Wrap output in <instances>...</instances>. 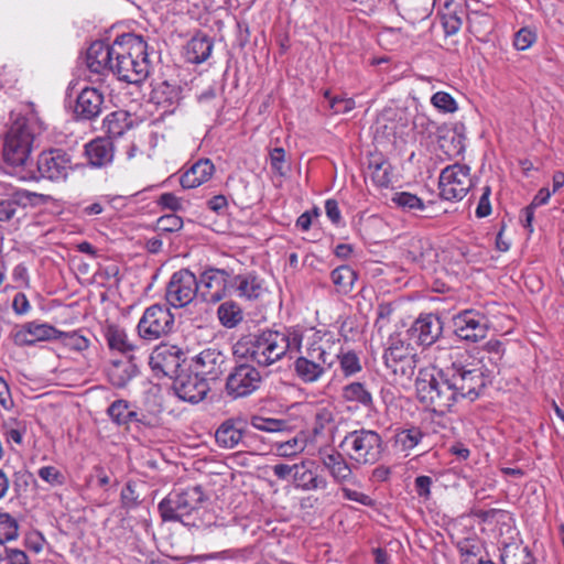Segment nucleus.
<instances>
[{
	"label": "nucleus",
	"instance_id": "nucleus-56",
	"mask_svg": "<svg viewBox=\"0 0 564 564\" xmlns=\"http://www.w3.org/2000/svg\"><path fill=\"white\" fill-rule=\"evenodd\" d=\"M536 41V33L530 28L520 29L513 40V45L519 51H525Z\"/></svg>",
	"mask_w": 564,
	"mask_h": 564
},
{
	"label": "nucleus",
	"instance_id": "nucleus-28",
	"mask_svg": "<svg viewBox=\"0 0 564 564\" xmlns=\"http://www.w3.org/2000/svg\"><path fill=\"white\" fill-rule=\"evenodd\" d=\"M139 375V368L132 355L126 360H112L107 368V378L111 386L123 389Z\"/></svg>",
	"mask_w": 564,
	"mask_h": 564
},
{
	"label": "nucleus",
	"instance_id": "nucleus-36",
	"mask_svg": "<svg viewBox=\"0 0 564 564\" xmlns=\"http://www.w3.org/2000/svg\"><path fill=\"white\" fill-rule=\"evenodd\" d=\"M213 40L204 34L191 39L186 45V58L189 63L200 64L208 59L213 52Z\"/></svg>",
	"mask_w": 564,
	"mask_h": 564
},
{
	"label": "nucleus",
	"instance_id": "nucleus-4",
	"mask_svg": "<svg viewBox=\"0 0 564 564\" xmlns=\"http://www.w3.org/2000/svg\"><path fill=\"white\" fill-rule=\"evenodd\" d=\"M205 495L200 486L171 491L158 506L165 522H181L186 527H200Z\"/></svg>",
	"mask_w": 564,
	"mask_h": 564
},
{
	"label": "nucleus",
	"instance_id": "nucleus-32",
	"mask_svg": "<svg viewBox=\"0 0 564 564\" xmlns=\"http://www.w3.org/2000/svg\"><path fill=\"white\" fill-rule=\"evenodd\" d=\"M104 337L110 350H117L130 356L138 347L130 340L124 328L116 324H107L104 327Z\"/></svg>",
	"mask_w": 564,
	"mask_h": 564
},
{
	"label": "nucleus",
	"instance_id": "nucleus-20",
	"mask_svg": "<svg viewBox=\"0 0 564 564\" xmlns=\"http://www.w3.org/2000/svg\"><path fill=\"white\" fill-rule=\"evenodd\" d=\"M118 47V37L112 44L102 41L94 42L86 53V65L91 74L105 76L112 73L115 64V50Z\"/></svg>",
	"mask_w": 564,
	"mask_h": 564
},
{
	"label": "nucleus",
	"instance_id": "nucleus-40",
	"mask_svg": "<svg viewBox=\"0 0 564 564\" xmlns=\"http://www.w3.org/2000/svg\"><path fill=\"white\" fill-rule=\"evenodd\" d=\"M424 436L425 433H423L421 427L411 425L409 427L398 430L394 436V445L399 451L405 453V456H408L412 449L421 444Z\"/></svg>",
	"mask_w": 564,
	"mask_h": 564
},
{
	"label": "nucleus",
	"instance_id": "nucleus-57",
	"mask_svg": "<svg viewBox=\"0 0 564 564\" xmlns=\"http://www.w3.org/2000/svg\"><path fill=\"white\" fill-rule=\"evenodd\" d=\"M12 340L17 346H33L37 341L33 336V333L28 327L26 323L17 327L11 334Z\"/></svg>",
	"mask_w": 564,
	"mask_h": 564
},
{
	"label": "nucleus",
	"instance_id": "nucleus-59",
	"mask_svg": "<svg viewBox=\"0 0 564 564\" xmlns=\"http://www.w3.org/2000/svg\"><path fill=\"white\" fill-rule=\"evenodd\" d=\"M343 497L347 500L358 502L362 506L372 507L375 505L373 499L360 491L352 490L348 487H341Z\"/></svg>",
	"mask_w": 564,
	"mask_h": 564
},
{
	"label": "nucleus",
	"instance_id": "nucleus-1",
	"mask_svg": "<svg viewBox=\"0 0 564 564\" xmlns=\"http://www.w3.org/2000/svg\"><path fill=\"white\" fill-rule=\"evenodd\" d=\"M304 335L300 327L263 329L240 338L234 352L250 358L259 366L268 367L284 358L289 352H300Z\"/></svg>",
	"mask_w": 564,
	"mask_h": 564
},
{
	"label": "nucleus",
	"instance_id": "nucleus-63",
	"mask_svg": "<svg viewBox=\"0 0 564 564\" xmlns=\"http://www.w3.org/2000/svg\"><path fill=\"white\" fill-rule=\"evenodd\" d=\"M12 308L18 315H24L31 310L30 302L24 293H17L12 301Z\"/></svg>",
	"mask_w": 564,
	"mask_h": 564
},
{
	"label": "nucleus",
	"instance_id": "nucleus-27",
	"mask_svg": "<svg viewBox=\"0 0 564 564\" xmlns=\"http://www.w3.org/2000/svg\"><path fill=\"white\" fill-rule=\"evenodd\" d=\"M182 99V88L177 84L162 80L155 83L150 94V100L164 113H173Z\"/></svg>",
	"mask_w": 564,
	"mask_h": 564
},
{
	"label": "nucleus",
	"instance_id": "nucleus-53",
	"mask_svg": "<svg viewBox=\"0 0 564 564\" xmlns=\"http://www.w3.org/2000/svg\"><path fill=\"white\" fill-rule=\"evenodd\" d=\"M431 104L440 111L445 113L455 112L458 107L453 96L445 91H437L431 97Z\"/></svg>",
	"mask_w": 564,
	"mask_h": 564
},
{
	"label": "nucleus",
	"instance_id": "nucleus-23",
	"mask_svg": "<svg viewBox=\"0 0 564 564\" xmlns=\"http://www.w3.org/2000/svg\"><path fill=\"white\" fill-rule=\"evenodd\" d=\"M409 332L419 345L429 347L441 337L443 322L434 314L421 315Z\"/></svg>",
	"mask_w": 564,
	"mask_h": 564
},
{
	"label": "nucleus",
	"instance_id": "nucleus-41",
	"mask_svg": "<svg viewBox=\"0 0 564 564\" xmlns=\"http://www.w3.org/2000/svg\"><path fill=\"white\" fill-rule=\"evenodd\" d=\"M217 318L221 326L231 329L243 321L241 306L232 300L220 303L217 308Z\"/></svg>",
	"mask_w": 564,
	"mask_h": 564
},
{
	"label": "nucleus",
	"instance_id": "nucleus-26",
	"mask_svg": "<svg viewBox=\"0 0 564 564\" xmlns=\"http://www.w3.org/2000/svg\"><path fill=\"white\" fill-rule=\"evenodd\" d=\"M247 423L241 419L225 420L215 432V440L219 447L231 449L240 444L246 445L248 435Z\"/></svg>",
	"mask_w": 564,
	"mask_h": 564
},
{
	"label": "nucleus",
	"instance_id": "nucleus-43",
	"mask_svg": "<svg viewBox=\"0 0 564 564\" xmlns=\"http://www.w3.org/2000/svg\"><path fill=\"white\" fill-rule=\"evenodd\" d=\"M59 340L65 347L69 348L70 350L82 352L84 350H87L90 346V340L86 335L83 334V330H74L64 333L58 330L57 339Z\"/></svg>",
	"mask_w": 564,
	"mask_h": 564
},
{
	"label": "nucleus",
	"instance_id": "nucleus-13",
	"mask_svg": "<svg viewBox=\"0 0 564 564\" xmlns=\"http://www.w3.org/2000/svg\"><path fill=\"white\" fill-rule=\"evenodd\" d=\"M335 346L336 339L333 333L314 330L307 340L305 352L302 357L318 364L324 370L329 371L335 366L338 357Z\"/></svg>",
	"mask_w": 564,
	"mask_h": 564
},
{
	"label": "nucleus",
	"instance_id": "nucleus-25",
	"mask_svg": "<svg viewBox=\"0 0 564 564\" xmlns=\"http://www.w3.org/2000/svg\"><path fill=\"white\" fill-rule=\"evenodd\" d=\"M84 156L88 166L106 167L112 163L115 158L113 143L108 138L97 137L84 145Z\"/></svg>",
	"mask_w": 564,
	"mask_h": 564
},
{
	"label": "nucleus",
	"instance_id": "nucleus-14",
	"mask_svg": "<svg viewBox=\"0 0 564 564\" xmlns=\"http://www.w3.org/2000/svg\"><path fill=\"white\" fill-rule=\"evenodd\" d=\"M230 272L225 269L208 268L197 278L198 295L206 303L224 300L230 288Z\"/></svg>",
	"mask_w": 564,
	"mask_h": 564
},
{
	"label": "nucleus",
	"instance_id": "nucleus-37",
	"mask_svg": "<svg viewBox=\"0 0 564 564\" xmlns=\"http://www.w3.org/2000/svg\"><path fill=\"white\" fill-rule=\"evenodd\" d=\"M107 414L118 426H128L132 422L141 423L142 419L138 412L131 409L127 400L119 399L113 401L107 409Z\"/></svg>",
	"mask_w": 564,
	"mask_h": 564
},
{
	"label": "nucleus",
	"instance_id": "nucleus-51",
	"mask_svg": "<svg viewBox=\"0 0 564 564\" xmlns=\"http://www.w3.org/2000/svg\"><path fill=\"white\" fill-rule=\"evenodd\" d=\"M18 523L9 513H0V544L18 538Z\"/></svg>",
	"mask_w": 564,
	"mask_h": 564
},
{
	"label": "nucleus",
	"instance_id": "nucleus-42",
	"mask_svg": "<svg viewBox=\"0 0 564 564\" xmlns=\"http://www.w3.org/2000/svg\"><path fill=\"white\" fill-rule=\"evenodd\" d=\"M330 279L339 292L348 293L357 280V273L349 265H339L330 273Z\"/></svg>",
	"mask_w": 564,
	"mask_h": 564
},
{
	"label": "nucleus",
	"instance_id": "nucleus-6",
	"mask_svg": "<svg viewBox=\"0 0 564 564\" xmlns=\"http://www.w3.org/2000/svg\"><path fill=\"white\" fill-rule=\"evenodd\" d=\"M34 140L33 128L26 118H18L7 132L3 144V159L12 166L26 164Z\"/></svg>",
	"mask_w": 564,
	"mask_h": 564
},
{
	"label": "nucleus",
	"instance_id": "nucleus-29",
	"mask_svg": "<svg viewBox=\"0 0 564 564\" xmlns=\"http://www.w3.org/2000/svg\"><path fill=\"white\" fill-rule=\"evenodd\" d=\"M39 197H43V195L26 189H19L10 197L0 199V221H10L20 208L26 207Z\"/></svg>",
	"mask_w": 564,
	"mask_h": 564
},
{
	"label": "nucleus",
	"instance_id": "nucleus-11",
	"mask_svg": "<svg viewBox=\"0 0 564 564\" xmlns=\"http://www.w3.org/2000/svg\"><path fill=\"white\" fill-rule=\"evenodd\" d=\"M174 325V315L165 305L149 306L140 318L137 329L142 339L155 340L167 335Z\"/></svg>",
	"mask_w": 564,
	"mask_h": 564
},
{
	"label": "nucleus",
	"instance_id": "nucleus-52",
	"mask_svg": "<svg viewBox=\"0 0 564 564\" xmlns=\"http://www.w3.org/2000/svg\"><path fill=\"white\" fill-rule=\"evenodd\" d=\"M250 424L253 429L258 431L263 432H280L283 431L285 427V422L282 420L271 419V417H263L259 415H254L250 420Z\"/></svg>",
	"mask_w": 564,
	"mask_h": 564
},
{
	"label": "nucleus",
	"instance_id": "nucleus-45",
	"mask_svg": "<svg viewBox=\"0 0 564 564\" xmlns=\"http://www.w3.org/2000/svg\"><path fill=\"white\" fill-rule=\"evenodd\" d=\"M391 202L403 212H422L425 209L424 202L416 195L409 192H397Z\"/></svg>",
	"mask_w": 564,
	"mask_h": 564
},
{
	"label": "nucleus",
	"instance_id": "nucleus-54",
	"mask_svg": "<svg viewBox=\"0 0 564 564\" xmlns=\"http://www.w3.org/2000/svg\"><path fill=\"white\" fill-rule=\"evenodd\" d=\"M39 477L52 487L63 486L66 482L65 475L54 466H43L37 471Z\"/></svg>",
	"mask_w": 564,
	"mask_h": 564
},
{
	"label": "nucleus",
	"instance_id": "nucleus-64",
	"mask_svg": "<svg viewBox=\"0 0 564 564\" xmlns=\"http://www.w3.org/2000/svg\"><path fill=\"white\" fill-rule=\"evenodd\" d=\"M432 478L430 476H419L414 480L415 491L420 497L427 498L431 494Z\"/></svg>",
	"mask_w": 564,
	"mask_h": 564
},
{
	"label": "nucleus",
	"instance_id": "nucleus-39",
	"mask_svg": "<svg viewBox=\"0 0 564 564\" xmlns=\"http://www.w3.org/2000/svg\"><path fill=\"white\" fill-rule=\"evenodd\" d=\"M294 372L303 383L311 384L323 379L328 371L318 364L300 356L294 361Z\"/></svg>",
	"mask_w": 564,
	"mask_h": 564
},
{
	"label": "nucleus",
	"instance_id": "nucleus-62",
	"mask_svg": "<svg viewBox=\"0 0 564 564\" xmlns=\"http://www.w3.org/2000/svg\"><path fill=\"white\" fill-rule=\"evenodd\" d=\"M285 162V150L283 148H274L270 151V164L272 170L279 174H283V166Z\"/></svg>",
	"mask_w": 564,
	"mask_h": 564
},
{
	"label": "nucleus",
	"instance_id": "nucleus-8",
	"mask_svg": "<svg viewBox=\"0 0 564 564\" xmlns=\"http://www.w3.org/2000/svg\"><path fill=\"white\" fill-rule=\"evenodd\" d=\"M471 187L470 167L455 163L444 167L440 174V195L446 200L463 199Z\"/></svg>",
	"mask_w": 564,
	"mask_h": 564
},
{
	"label": "nucleus",
	"instance_id": "nucleus-47",
	"mask_svg": "<svg viewBox=\"0 0 564 564\" xmlns=\"http://www.w3.org/2000/svg\"><path fill=\"white\" fill-rule=\"evenodd\" d=\"M340 370L345 377H351L362 369L359 357L354 351L338 352Z\"/></svg>",
	"mask_w": 564,
	"mask_h": 564
},
{
	"label": "nucleus",
	"instance_id": "nucleus-61",
	"mask_svg": "<svg viewBox=\"0 0 564 564\" xmlns=\"http://www.w3.org/2000/svg\"><path fill=\"white\" fill-rule=\"evenodd\" d=\"M4 558L8 560L9 564H30L25 552L18 549L7 547L6 545L3 549V560Z\"/></svg>",
	"mask_w": 564,
	"mask_h": 564
},
{
	"label": "nucleus",
	"instance_id": "nucleus-35",
	"mask_svg": "<svg viewBox=\"0 0 564 564\" xmlns=\"http://www.w3.org/2000/svg\"><path fill=\"white\" fill-rule=\"evenodd\" d=\"M131 127L132 120L129 112L121 109L110 112L102 121V129L109 140L123 135Z\"/></svg>",
	"mask_w": 564,
	"mask_h": 564
},
{
	"label": "nucleus",
	"instance_id": "nucleus-46",
	"mask_svg": "<svg viewBox=\"0 0 564 564\" xmlns=\"http://www.w3.org/2000/svg\"><path fill=\"white\" fill-rule=\"evenodd\" d=\"M257 557L256 545H247L243 547L228 549L219 553V558L230 560L237 564H247Z\"/></svg>",
	"mask_w": 564,
	"mask_h": 564
},
{
	"label": "nucleus",
	"instance_id": "nucleus-12",
	"mask_svg": "<svg viewBox=\"0 0 564 564\" xmlns=\"http://www.w3.org/2000/svg\"><path fill=\"white\" fill-rule=\"evenodd\" d=\"M198 295L197 278L188 269H181L172 274L165 288L169 305L182 308Z\"/></svg>",
	"mask_w": 564,
	"mask_h": 564
},
{
	"label": "nucleus",
	"instance_id": "nucleus-7",
	"mask_svg": "<svg viewBox=\"0 0 564 564\" xmlns=\"http://www.w3.org/2000/svg\"><path fill=\"white\" fill-rule=\"evenodd\" d=\"M459 399L475 400L486 387L485 368L480 362L457 364L446 368Z\"/></svg>",
	"mask_w": 564,
	"mask_h": 564
},
{
	"label": "nucleus",
	"instance_id": "nucleus-15",
	"mask_svg": "<svg viewBox=\"0 0 564 564\" xmlns=\"http://www.w3.org/2000/svg\"><path fill=\"white\" fill-rule=\"evenodd\" d=\"M261 383L260 372L249 364L234 368L226 381L227 394L237 399L251 394Z\"/></svg>",
	"mask_w": 564,
	"mask_h": 564
},
{
	"label": "nucleus",
	"instance_id": "nucleus-22",
	"mask_svg": "<svg viewBox=\"0 0 564 564\" xmlns=\"http://www.w3.org/2000/svg\"><path fill=\"white\" fill-rule=\"evenodd\" d=\"M345 453L332 451L322 455V464L329 473L333 480L338 485L357 484L356 476L352 471V462L347 460Z\"/></svg>",
	"mask_w": 564,
	"mask_h": 564
},
{
	"label": "nucleus",
	"instance_id": "nucleus-19",
	"mask_svg": "<svg viewBox=\"0 0 564 564\" xmlns=\"http://www.w3.org/2000/svg\"><path fill=\"white\" fill-rule=\"evenodd\" d=\"M173 388L176 395L183 401L198 403L210 390L209 382L196 371L184 372L183 370L174 377Z\"/></svg>",
	"mask_w": 564,
	"mask_h": 564
},
{
	"label": "nucleus",
	"instance_id": "nucleus-17",
	"mask_svg": "<svg viewBox=\"0 0 564 564\" xmlns=\"http://www.w3.org/2000/svg\"><path fill=\"white\" fill-rule=\"evenodd\" d=\"M455 334L468 341H478L486 337L488 318L476 310H465L453 318Z\"/></svg>",
	"mask_w": 564,
	"mask_h": 564
},
{
	"label": "nucleus",
	"instance_id": "nucleus-38",
	"mask_svg": "<svg viewBox=\"0 0 564 564\" xmlns=\"http://www.w3.org/2000/svg\"><path fill=\"white\" fill-rule=\"evenodd\" d=\"M367 175L376 186L388 187L392 181L391 164L381 155H372Z\"/></svg>",
	"mask_w": 564,
	"mask_h": 564
},
{
	"label": "nucleus",
	"instance_id": "nucleus-48",
	"mask_svg": "<svg viewBox=\"0 0 564 564\" xmlns=\"http://www.w3.org/2000/svg\"><path fill=\"white\" fill-rule=\"evenodd\" d=\"M441 148L448 154V155H458L460 154L464 149V138L462 134L454 131H447L446 134L441 137Z\"/></svg>",
	"mask_w": 564,
	"mask_h": 564
},
{
	"label": "nucleus",
	"instance_id": "nucleus-33",
	"mask_svg": "<svg viewBox=\"0 0 564 564\" xmlns=\"http://www.w3.org/2000/svg\"><path fill=\"white\" fill-rule=\"evenodd\" d=\"M341 398L344 401L366 410H371L375 406L372 393L364 382L354 381L344 386Z\"/></svg>",
	"mask_w": 564,
	"mask_h": 564
},
{
	"label": "nucleus",
	"instance_id": "nucleus-60",
	"mask_svg": "<svg viewBox=\"0 0 564 564\" xmlns=\"http://www.w3.org/2000/svg\"><path fill=\"white\" fill-rule=\"evenodd\" d=\"M490 194H491L490 186H485L482 188V194L479 198V202H478V205H477V208L475 212V214L478 218H484L491 214V204H490V199H489Z\"/></svg>",
	"mask_w": 564,
	"mask_h": 564
},
{
	"label": "nucleus",
	"instance_id": "nucleus-31",
	"mask_svg": "<svg viewBox=\"0 0 564 564\" xmlns=\"http://www.w3.org/2000/svg\"><path fill=\"white\" fill-rule=\"evenodd\" d=\"M310 465H312V463L306 460L295 464L292 478L295 486L304 491L326 489L328 485L326 478L315 474L310 468Z\"/></svg>",
	"mask_w": 564,
	"mask_h": 564
},
{
	"label": "nucleus",
	"instance_id": "nucleus-49",
	"mask_svg": "<svg viewBox=\"0 0 564 564\" xmlns=\"http://www.w3.org/2000/svg\"><path fill=\"white\" fill-rule=\"evenodd\" d=\"M502 564H534V558L527 546L514 547L513 552L506 550L501 554Z\"/></svg>",
	"mask_w": 564,
	"mask_h": 564
},
{
	"label": "nucleus",
	"instance_id": "nucleus-2",
	"mask_svg": "<svg viewBox=\"0 0 564 564\" xmlns=\"http://www.w3.org/2000/svg\"><path fill=\"white\" fill-rule=\"evenodd\" d=\"M148 44L142 36L127 33L118 36L112 74L121 82L140 84L150 74Z\"/></svg>",
	"mask_w": 564,
	"mask_h": 564
},
{
	"label": "nucleus",
	"instance_id": "nucleus-10",
	"mask_svg": "<svg viewBox=\"0 0 564 564\" xmlns=\"http://www.w3.org/2000/svg\"><path fill=\"white\" fill-rule=\"evenodd\" d=\"M414 357L413 348L401 338L400 334H393L389 337L383 359L387 368L394 375L411 378L415 369Z\"/></svg>",
	"mask_w": 564,
	"mask_h": 564
},
{
	"label": "nucleus",
	"instance_id": "nucleus-16",
	"mask_svg": "<svg viewBox=\"0 0 564 564\" xmlns=\"http://www.w3.org/2000/svg\"><path fill=\"white\" fill-rule=\"evenodd\" d=\"M184 361V352L175 345L160 344L156 346L149 357V365L156 373L174 378L182 370L181 366Z\"/></svg>",
	"mask_w": 564,
	"mask_h": 564
},
{
	"label": "nucleus",
	"instance_id": "nucleus-55",
	"mask_svg": "<svg viewBox=\"0 0 564 564\" xmlns=\"http://www.w3.org/2000/svg\"><path fill=\"white\" fill-rule=\"evenodd\" d=\"M325 98L328 99L329 108L333 110L334 113H347L356 107L355 100L349 97H332L329 91H326Z\"/></svg>",
	"mask_w": 564,
	"mask_h": 564
},
{
	"label": "nucleus",
	"instance_id": "nucleus-58",
	"mask_svg": "<svg viewBox=\"0 0 564 564\" xmlns=\"http://www.w3.org/2000/svg\"><path fill=\"white\" fill-rule=\"evenodd\" d=\"M183 227V219L175 214L161 216L156 221V228L164 232H174Z\"/></svg>",
	"mask_w": 564,
	"mask_h": 564
},
{
	"label": "nucleus",
	"instance_id": "nucleus-9",
	"mask_svg": "<svg viewBox=\"0 0 564 564\" xmlns=\"http://www.w3.org/2000/svg\"><path fill=\"white\" fill-rule=\"evenodd\" d=\"M36 166L42 178L56 183L66 182L75 169L72 155L59 148L43 151L37 156Z\"/></svg>",
	"mask_w": 564,
	"mask_h": 564
},
{
	"label": "nucleus",
	"instance_id": "nucleus-24",
	"mask_svg": "<svg viewBox=\"0 0 564 564\" xmlns=\"http://www.w3.org/2000/svg\"><path fill=\"white\" fill-rule=\"evenodd\" d=\"M105 104L104 94L97 88L86 87L76 98L74 113L78 120H94L102 111Z\"/></svg>",
	"mask_w": 564,
	"mask_h": 564
},
{
	"label": "nucleus",
	"instance_id": "nucleus-18",
	"mask_svg": "<svg viewBox=\"0 0 564 564\" xmlns=\"http://www.w3.org/2000/svg\"><path fill=\"white\" fill-rule=\"evenodd\" d=\"M228 367L227 357L217 348H206L193 357L192 368L208 382L219 379Z\"/></svg>",
	"mask_w": 564,
	"mask_h": 564
},
{
	"label": "nucleus",
	"instance_id": "nucleus-44",
	"mask_svg": "<svg viewBox=\"0 0 564 564\" xmlns=\"http://www.w3.org/2000/svg\"><path fill=\"white\" fill-rule=\"evenodd\" d=\"M275 455L283 458H291L302 453L306 447V441L303 436H294L284 442L274 444Z\"/></svg>",
	"mask_w": 564,
	"mask_h": 564
},
{
	"label": "nucleus",
	"instance_id": "nucleus-3",
	"mask_svg": "<svg viewBox=\"0 0 564 564\" xmlns=\"http://www.w3.org/2000/svg\"><path fill=\"white\" fill-rule=\"evenodd\" d=\"M415 390L420 403L440 415L451 412L460 400L446 369L421 370Z\"/></svg>",
	"mask_w": 564,
	"mask_h": 564
},
{
	"label": "nucleus",
	"instance_id": "nucleus-5",
	"mask_svg": "<svg viewBox=\"0 0 564 564\" xmlns=\"http://www.w3.org/2000/svg\"><path fill=\"white\" fill-rule=\"evenodd\" d=\"M339 448L356 465H373L381 459L386 444L377 431L360 429L349 432Z\"/></svg>",
	"mask_w": 564,
	"mask_h": 564
},
{
	"label": "nucleus",
	"instance_id": "nucleus-30",
	"mask_svg": "<svg viewBox=\"0 0 564 564\" xmlns=\"http://www.w3.org/2000/svg\"><path fill=\"white\" fill-rule=\"evenodd\" d=\"M214 172L215 166L209 159H199L182 174L180 183L183 188H195L207 182Z\"/></svg>",
	"mask_w": 564,
	"mask_h": 564
},
{
	"label": "nucleus",
	"instance_id": "nucleus-50",
	"mask_svg": "<svg viewBox=\"0 0 564 564\" xmlns=\"http://www.w3.org/2000/svg\"><path fill=\"white\" fill-rule=\"evenodd\" d=\"M28 327L33 333L36 341L56 340L58 329L47 323L28 322Z\"/></svg>",
	"mask_w": 564,
	"mask_h": 564
},
{
	"label": "nucleus",
	"instance_id": "nucleus-34",
	"mask_svg": "<svg viewBox=\"0 0 564 564\" xmlns=\"http://www.w3.org/2000/svg\"><path fill=\"white\" fill-rule=\"evenodd\" d=\"M230 286L235 288L240 297L257 300L262 293V283L254 273L230 276Z\"/></svg>",
	"mask_w": 564,
	"mask_h": 564
},
{
	"label": "nucleus",
	"instance_id": "nucleus-21",
	"mask_svg": "<svg viewBox=\"0 0 564 564\" xmlns=\"http://www.w3.org/2000/svg\"><path fill=\"white\" fill-rule=\"evenodd\" d=\"M404 256L408 261L416 264L421 269H430L438 258L437 250L427 238L412 237L404 247Z\"/></svg>",
	"mask_w": 564,
	"mask_h": 564
}]
</instances>
